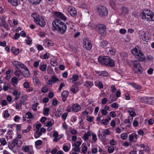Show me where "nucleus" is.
Masks as SVG:
<instances>
[{"label":"nucleus","instance_id":"f257e3e1","mask_svg":"<svg viewBox=\"0 0 154 154\" xmlns=\"http://www.w3.org/2000/svg\"><path fill=\"white\" fill-rule=\"evenodd\" d=\"M55 15L56 19L52 23L53 29L54 30H56L60 34H63L66 31V26L65 23L61 21L58 18L65 21L66 18L63 14L60 12H55Z\"/></svg>","mask_w":154,"mask_h":154},{"label":"nucleus","instance_id":"f03ea898","mask_svg":"<svg viewBox=\"0 0 154 154\" xmlns=\"http://www.w3.org/2000/svg\"><path fill=\"white\" fill-rule=\"evenodd\" d=\"M98 59L99 62L102 65L110 67L115 65V61L108 56H100Z\"/></svg>","mask_w":154,"mask_h":154},{"label":"nucleus","instance_id":"7ed1b4c3","mask_svg":"<svg viewBox=\"0 0 154 154\" xmlns=\"http://www.w3.org/2000/svg\"><path fill=\"white\" fill-rule=\"evenodd\" d=\"M136 73L141 74L143 72V69L140 63L136 60H131L129 62Z\"/></svg>","mask_w":154,"mask_h":154},{"label":"nucleus","instance_id":"20e7f679","mask_svg":"<svg viewBox=\"0 0 154 154\" xmlns=\"http://www.w3.org/2000/svg\"><path fill=\"white\" fill-rule=\"evenodd\" d=\"M131 52L135 57L139 61H143L145 60L146 57L141 50L134 48L132 50Z\"/></svg>","mask_w":154,"mask_h":154},{"label":"nucleus","instance_id":"39448f33","mask_svg":"<svg viewBox=\"0 0 154 154\" xmlns=\"http://www.w3.org/2000/svg\"><path fill=\"white\" fill-rule=\"evenodd\" d=\"M142 18L148 21H154V13L149 10H143L142 14Z\"/></svg>","mask_w":154,"mask_h":154},{"label":"nucleus","instance_id":"423d86ee","mask_svg":"<svg viewBox=\"0 0 154 154\" xmlns=\"http://www.w3.org/2000/svg\"><path fill=\"white\" fill-rule=\"evenodd\" d=\"M18 140L17 138L14 139L12 141H10L8 144V147L14 152H16V147L18 146ZM17 148V147H16Z\"/></svg>","mask_w":154,"mask_h":154},{"label":"nucleus","instance_id":"0eeeda50","mask_svg":"<svg viewBox=\"0 0 154 154\" xmlns=\"http://www.w3.org/2000/svg\"><path fill=\"white\" fill-rule=\"evenodd\" d=\"M97 11L100 17H104L106 16L108 13L106 8L103 6H100L97 8Z\"/></svg>","mask_w":154,"mask_h":154},{"label":"nucleus","instance_id":"6e6552de","mask_svg":"<svg viewBox=\"0 0 154 154\" xmlns=\"http://www.w3.org/2000/svg\"><path fill=\"white\" fill-rule=\"evenodd\" d=\"M34 21L35 22L37 25H39L42 27H44L45 24V21L44 18L42 17L38 16L36 18L34 17Z\"/></svg>","mask_w":154,"mask_h":154},{"label":"nucleus","instance_id":"1a4fd4ad","mask_svg":"<svg viewBox=\"0 0 154 154\" xmlns=\"http://www.w3.org/2000/svg\"><path fill=\"white\" fill-rule=\"evenodd\" d=\"M96 29L98 32L101 33L102 35H104V32H106V26L103 24H99L96 26Z\"/></svg>","mask_w":154,"mask_h":154},{"label":"nucleus","instance_id":"9d476101","mask_svg":"<svg viewBox=\"0 0 154 154\" xmlns=\"http://www.w3.org/2000/svg\"><path fill=\"white\" fill-rule=\"evenodd\" d=\"M83 44L84 48L88 50L91 49L92 47V45L89 40L87 39L85 40L84 41Z\"/></svg>","mask_w":154,"mask_h":154},{"label":"nucleus","instance_id":"9b49d317","mask_svg":"<svg viewBox=\"0 0 154 154\" xmlns=\"http://www.w3.org/2000/svg\"><path fill=\"white\" fill-rule=\"evenodd\" d=\"M12 64L18 69L19 68H26V66L21 63L17 61H13Z\"/></svg>","mask_w":154,"mask_h":154},{"label":"nucleus","instance_id":"f8f14e48","mask_svg":"<svg viewBox=\"0 0 154 154\" xmlns=\"http://www.w3.org/2000/svg\"><path fill=\"white\" fill-rule=\"evenodd\" d=\"M68 11L69 14L72 16H75L76 14V11L74 8L73 7H69L68 8Z\"/></svg>","mask_w":154,"mask_h":154},{"label":"nucleus","instance_id":"ddd939ff","mask_svg":"<svg viewBox=\"0 0 154 154\" xmlns=\"http://www.w3.org/2000/svg\"><path fill=\"white\" fill-rule=\"evenodd\" d=\"M81 106L77 104H75L72 105V110L74 112H77L81 109Z\"/></svg>","mask_w":154,"mask_h":154},{"label":"nucleus","instance_id":"4468645a","mask_svg":"<svg viewBox=\"0 0 154 154\" xmlns=\"http://www.w3.org/2000/svg\"><path fill=\"white\" fill-rule=\"evenodd\" d=\"M24 69V71L21 72V73L25 77H29L30 75L29 71L26 66V68H22Z\"/></svg>","mask_w":154,"mask_h":154},{"label":"nucleus","instance_id":"2eb2a0df","mask_svg":"<svg viewBox=\"0 0 154 154\" xmlns=\"http://www.w3.org/2000/svg\"><path fill=\"white\" fill-rule=\"evenodd\" d=\"M70 90L73 93L75 94L79 91V88L74 84V85L72 86Z\"/></svg>","mask_w":154,"mask_h":154},{"label":"nucleus","instance_id":"dca6fc26","mask_svg":"<svg viewBox=\"0 0 154 154\" xmlns=\"http://www.w3.org/2000/svg\"><path fill=\"white\" fill-rule=\"evenodd\" d=\"M93 85L94 83L93 82L90 81H86L84 84V86L88 89L91 88Z\"/></svg>","mask_w":154,"mask_h":154},{"label":"nucleus","instance_id":"f3484780","mask_svg":"<svg viewBox=\"0 0 154 154\" xmlns=\"http://www.w3.org/2000/svg\"><path fill=\"white\" fill-rule=\"evenodd\" d=\"M61 95L63 101V102H65L66 101L68 95V92L66 91H64L62 93Z\"/></svg>","mask_w":154,"mask_h":154},{"label":"nucleus","instance_id":"a211bd4d","mask_svg":"<svg viewBox=\"0 0 154 154\" xmlns=\"http://www.w3.org/2000/svg\"><path fill=\"white\" fill-rule=\"evenodd\" d=\"M92 133H93L92 132L89 131H87V133L83 135L84 140H88V137L91 135Z\"/></svg>","mask_w":154,"mask_h":154},{"label":"nucleus","instance_id":"6ab92c4d","mask_svg":"<svg viewBox=\"0 0 154 154\" xmlns=\"http://www.w3.org/2000/svg\"><path fill=\"white\" fill-rule=\"evenodd\" d=\"M2 17L3 18V19H5L6 17H5V16H3ZM1 19L2 22V25L4 26L5 28H7L8 27V24L5 21L4 19H3L2 18H1Z\"/></svg>","mask_w":154,"mask_h":154},{"label":"nucleus","instance_id":"aec40b11","mask_svg":"<svg viewBox=\"0 0 154 154\" xmlns=\"http://www.w3.org/2000/svg\"><path fill=\"white\" fill-rule=\"evenodd\" d=\"M11 51L15 55H17L19 53V49L15 48L14 46L11 47Z\"/></svg>","mask_w":154,"mask_h":154},{"label":"nucleus","instance_id":"412c9836","mask_svg":"<svg viewBox=\"0 0 154 154\" xmlns=\"http://www.w3.org/2000/svg\"><path fill=\"white\" fill-rule=\"evenodd\" d=\"M33 81L35 85H39L40 83V81L38 77L34 75L33 77Z\"/></svg>","mask_w":154,"mask_h":154},{"label":"nucleus","instance_id":"4be33fe9","mask_svg":"<svg viewBox=\"0 0 154 154\" xmlns=\"http://www.w3.org/2000/svg\"><path fill=\"white\" fill-rule=\"evenodd\" d=\"M97 73L99 74L98 75L99 76H106L108 75V73L107 72L103 71L101 72H97Z\"/></svg>","mask_w":154,"mask_h":154},{"label":"nucleus","instance_id":"5701e85b","mask_svg":"<svg viewBox=\"0 0 154 154\" xmlns=\"http://www.w3.org/2000/svg\"><path fill=\"white\" fill-rule=\"evenodd\" d=\"M108 43L107 41L103 40L100 43V46L102 48H104L107 46Z\"/></svg>","mask_w":154,"mask_h":154},{"label":"nucleus","instance_id":"b1692460","mask_svg":"<svg viewBox=\"0 0 154 154\" xmlns=\"http://www.w3.org/2000/svg\"><path fill=\"white\" fill-rule=\"evenodd\" d=\"M149 99L148 97H144L141 98L140 99V100L142 103L146 104H148Z\"/></svg>","mask_w":154,"mask_h":154},{"label":"nucleus","instance_id":"393cba45","mask_svg":"<svg viewBox=\"0 0 154 154\" xmlns=\"http://www.w3.org/2000/svg\"><path fill=\"white\" fill-rule=\"evenodd\" d=\"M25 116L28 119L33 118L34 117V116L29 112H28L26 113Z\"/></svg>","mask_w":154,"mask_h":154},{"label":"nucleus","instance_id":"a878e982","mask_svg":"<svg viewBox=\"0 0 154 154\" xmlns=\"http://www.w3.org/2000/svg\"><path fill=\"white\" fill-rule=\"evenodd\" d=\"M130 116H128L127 119H125L124 122L125 124L130 123L131 124L132 121L133 119V118H132L131 119Z\"/></svg>","mask_w":154,"mask_h":154},{"label":"nucleus","instance_id":"bb28decb","mask_svg":"<svg viewBox=\"0 0 154 154\" xmlns=\"http://www.w3.org/2000/svg\"><path fill=\"white\" fill-rule=\"evenodd\" d=\"M50 109L48 108H45L43 110V114L45 116H47L49 115Z\"/></svg>","mask_w":154,"mask_h":154},{"label":"nucleus","instance_id":"cd10ccee","mask_svg":"<svg viewBox=\"0 0 154 154\" xmlns=\"http://www.w3.org/2000/svg\"><path fill=\"white\" fill-rule=\"evenodd\" d=\"M106 135L102 131L98 135L99 138L101 140H104L105 139Z\"/></svg>","mask_w":154,"mask_h":154},{"label":"nucleus","instance_id":"c85d7f7f","mask_svg":"<svg viewBox=\"0 0 154 154\" xmlns=\"http://www.w3.org/2000/svg\"><path fill=\"white\" fill-rule=\"evenodd\" d=\"M51 79L54 84L55 83L58 82L59 81V79L55 75H53L51 77Z\"/></svg>","mask_w":154,"mask_h":154},{"label":"nucleus","instance_id":"c756f323","mask_svg":"<svg viewBox=\"0 0 154 154\" xmlns=\"http://www.w3.org/2000/svg\"><path fill=\"white\" fill-rule=\"evenodd\" d=\"M95 85L98 87L102 89L103 88V83L101 82H95Z\"/></svg>","mask_w":154,"mask_h":154},{"label":"nucleus","instance_id":"7c9ffc66","mask_svg":"<svg viewBox=\"0 0 154 154\" xmlns=\"http://www.w3.org/2000/svg\"><path fill=\"white\" fill-rule=\"evenodd\" d=\"M131 84L132 86L134 88L136 89L140 90L141 89V87L138 85L134 83H131Z\"/></svg>","mask_w":154,"mask_h":154},{"label":"nucleus","instance_id":"2f4dec72","mask_svg":"<svg viewBox=\"0 0 154 154\" xmlns=\"http://www.w3.org/2000/svg\"><path fill=\"white\" fill-rule=\"evenodd\" d=\"M47 68V65L45 64L41 65L39 67L40 69L42 71H45Z\"/></svg>","mask_w":154,"mask_h":154},{"label":"nucleus","instance_id":"473e14b6","mask_svg":"<svg viewBox=\"0 0 154 154\" xmlns=\"http://www.w3.org/2000/svg\"><path fill=\"white\" fill-rule=\"evenodd\" d=\"M22 148L23 150L25 152H28L29 150V147L28 146H23Z\"/></svg>","mask_w":154,"mask_h":154},{"label":"nucleus","instance_id":"72a5a7b5","mask_svg":"<svg viewBox=\"0 0 154 154\" xmlns=\"http://www.w3.org/2000/svg\"><path fill=\"white\" fill-rule=\"evenodd\" d=\"M148 104L152 105L154 103V97H149Z\"/></svg>","mask_w":154,"mask_h":154},{"label":"nucleus","instance_id":"f704fd0d","mask_svg":"<svg viewBox=\"0 0 154 154\" xmlns=\"http://www.w3.org/2000/svg\"><path fill=\"white\" fill-rule=\"evenodd\" d=\"M36 133L37 134V135H35V138H37L38 137H40L41 135H42V133L41 132V131H39V130H37L36 131Z\"/></svg>","mask_w":154,"mask_h":154},{"label":"nucleus","instance_id":"c9c22d12","mask_svg":"<svg viewBox=\"0 0 154 154\" xmlns=\"http://www.w3.org/2000/svg\"><path fill=\"white\" fill-rule=\"evenodd\" d=\"M9 2L14 6H17L18 5L17 0H12V1Z\"/></svg>","mask_w":154,"mask_h":154},{"label":"nucleus","instance_id":"e433bc0d","mask_svg":"<svg viewBox=\"0 0 154 154\" xmlns=\"http://www.w3.org/2000/svg\"><path fill=\"white\" fill-rule=\"evenodd\" d=\"M128 137V135L125 133H123L121 135V137L123 140H126Z\"/></svg>","mask_w":154,"mask_h":154},{"label":"nucleus","instance_id":"4c0bfd02","mask_svg":"<svg viewBox=\"0 0 154 154\" xmlns=\"http://www.w3.org/2000/svg\"><path fill=\"white\" fill-rule=\"evenodd\" d=\"M120 55L121 58L123 59H125V57H127L128 56V54L125 52L120 53Z\"/></svg>","mask_w":154,"mask_h":154},{"label":"nucleus","instance_id":"58836bf2","mask_svg":"<svg viewBox=\"0 0 154 154\" xmlns=\"http://www.w3.org/2000/svg\"><path fill=\"white\" fill-rule=\"evenodd\" d=\"M122 11L124 14H126L128 12V10L127 8L125 7H122L121 8Z\"/></svg>","mask_w":154,"mask_h":154},{"label":"nucleus","instance_id":"ea45409f","mask_svg":"<svg viewBox=\"0 0 154 154\" xmlns=\"http://www.w3.org/2000/svg\"><path fill=\"white\" fill-rule=\"evenodd\" d=\"M54 123V121L53 120H51L48 121L46 123V125L48 127H50L52 126Z\"/></svg>","mask_w":154,"mask_h":154},{"label":"nucleus","instance_id":"a19ab883","mask_svg":"<svg viewBox=\"0 0 154 154\" xmlns=\"http://www.w3.org/2000/svg\"><path fill=\"white\" fill-rule=\"evenodd\" d=\"M62 112L60 109H58L55 113V116L57 117H59L61 115Z\"/></svg>","mask_w":154,"mask_h":154},{"label":"nucleus","instance_id":"79ce46f5","mask_svg":"<svg viewBox=\"0 0 154 154\" xmlns=\"http://www.w3.org/2000/svg\"><path fill=\"white\" fill-rule=\"evenodd\" d=\"M79 77L77 75H72V79L73 82L76 81L78 79Z\"/></svg>","mask_w":154,"mask_h":154},{"label":"nucleus","instance_id":"37998d69","mask_svg":"<svg viewBox=\"0 0 154 154\" xmlns=\"http://www.w3.org/2000/svg\"><path fill=\"white\" fill-rule=\"evenodd\" d=\"M38 105V103H36L32 105V108L34 111H37V107Z\"/></svg>","mask_w":154,"mask_h":154},{"label":"nucleus","instance_id":"c03bdc74","mask_svg":"<svg viewBox=\"0 0 154 154\" xmlns=\"http://www.w3.org/2000/svg\"><path fill=\"white\" fill-rule=\"evenodd\" d=\"M31 1V2L35 5H38L39 4L41 0H29Z\"/></svg>","mask_w":154,"mask_h":154},{"label":"nucleus","instance_id":"a18cd8bd","mask_svg":"<svg viewBox=\"0 0 154 154\" xmlns=\"http://www.w3.org/2000/svg\"><path fill=\"white\" fill-rule=\"evenodd\" d=\"M128 112L129 113V115L132 117H134L136 116L135 112L133 111L128 110Z\"/></svg>","mask_w":154,"mask_h":154},{"label":"nucleus","instance_id":"49530a36","mask_svg":"<svg viewBox=\"0 0 154 154\" xmlns=\"http://www.w3.org/2000/svg\"><path fill=\"white\" fill-rule=\"evenodd\" d=\"M0 142L4 146L7 143L4 138H2V139H0Z\"/></svg>","mask_w":154,"mask_h":154},{"label":"nucleus","instance_id":"de8ad7c7","mask_svg":"<svg viewBox=\"0 0 154 154\" xmlns=\"http://www.w3.org/2000/svg\"><path fill=\"white\" fill-rule=\"evenodd\" d=\"M141 38L143 40L147 41L149 39L148 37L146 36V34H145L141 36Z\"/></svg>","mask_w":154,"mask_h":154},{"label":"nucleus","instance_id":"09e8293b","mask_svg":"<svg viewBox=\"0 0 154 154\" xmlns=\"http://www.w3.org/2000/svg\"><path fill=\"white\" fill-rule=\"evenodd\" d=\"M111 106L112 108L116 109L118 108L119 107V105L117 103L115 102L111 104Z\"/></svg>","mask_w":154,"mask_h":154},{"label":"nucleus","instance_id":"8fccbe9b","mask_svg":"<svg viewBox=\"0 0 154 154\" xmlns=\"http://www.w3.org/2000/svg\"><path fill=\"white\" fill-rule=\"evenodd\" d=\"M94 118V117L88 116H87L86 119L88 122H91L93 121Z\"/></svg>","mask_w":154,"mask_h":154},{"label":"nucleus","instance_id":"3c124183","mask_svg":"<svg viewBox=\"0 0 154 154\" xmlns=\"http://www.w3.org/2000/svg\"><path fill=\"white\" fill-rule=\"evenodd\" d=\"M28 39L26 40V44L28 45H30L32 44V40L29 37H28Z\"/></svg>","mask_w":154,"mask_h":154},{"label":"nucleus","instance_id":"603ef678","mask_svg":"<svg viewBox=\"0 0 154 154\" xmlns=\"http://www.w3.org/2000/svg\"><path fill=\"white\" fill-rule=\"evenodd\" d=\"M11 81L12 82L15 83L16 84H17L18 82V79L16 77H14L12 79Z\"/></svg>","mask_w":154,"mask_h":154},{"label":"nucleus","instance_id":"864d4df0","mask_svg":"<svg viewBox=\"0 0 154 154\" xmlns=\"http://www.w3.org/2000/svg\"><path fill=\"white\" fill-rule=\"evenodd\" d=\"M91 135L92 136V140L94 142H96L97 140V136L95 134H93L92 133Z\"/></svg>","mask_w":154,"mask_h":154},{"label":"nucleus","instance_id":"5fc2aeb1","mask_svg":"<svg viewBox=\"0 0 154 154\" xmlns=\"http://www.w3.org/2000/svg\"><path fill=\"white\" fill-rule=\"evenodd\" d=\"M48 88L47 87H43L42 89V91L43 93H45L48 92Z\"/></svg>","mask_w":154,"mask_h":154},{"label":"nucleus","instance_id":"6e6d98bb","mask_svg":"<svg viewBox=\"0 0 154 154\" xmlns=\"http://www.w3.org/2000/svg\"><path fill=\"white\" fill-rule=\"evenodd\" d=\"M111 90L113 93H114L116 90V89L114 85H112L111 86Z\"/></svg>","mask_w":154,"mask_h":154},{"label":"nucleus","instance_id":"4d7b16f0","mask_svg":"<svg viewBox=\"0 0 154 154\" xmlns=\"http://www.w3.org/2000/svg\"><path fill=\"white\" fill-rule=\"evenodd\" d=\"M105 135H109L110 134L109 130L108 129H106L102 131Z\"/></svg>","mask_w":154,"mask_h":154},{"label":"nucleus","instance_id":"13d9d810","mask_svg":"<svg viewBox=\"0 0 154 154\" xmlns=\"http://www.w3.org/2000/svg\"><path fill=\"white\" fill-rule=\"evenodd\" d=\"M114 150V147L113 146H110L108 148V151L110 153H112L113 152Z\"/></svg>","mask_w":154,"mask_h":154},{"label":"nucleus","instance_id":"bf43d9fd","mask_svg":"<svg viewBox=\"0 0 154 154\" xmlns=\"http://www.w3.org/2000/svg\"><path fill=\"white\" fill-rule=\"evenodd\" d=\"M107 99L106 98H104L102 100L101 103L103 104H105L107 103Z\"/></svg>","mask_w":154,"mask_h":154},{"label":"nucleus","instance_id":"052dcab7","mask_svg":"<svg viewBox=\"0 0 154 154\" xmlns=\"http://www.w3.org/2000/svg\"><path fill=\"white\" fill-rule=\"evenodd\" d=\"M10 114L8 113V111L7 110H6L5 111L4 114V116L5 117L8 118Z\"/></svg>","mask_w":154,"mask_h":154},{"label":"nucleus","instance_id":"680f3d73","mask_svg":"<svg viewBox=\"0 0 154 154\" xmlns=\"http://www.w3.org/2000/svg\"><path fill=\"white\" fill-rule=\"evenodd\" d=\"M133 125L134 126L136 127H137L138 125V123L137 120H135V119L134 121L133 122Z\"/></svg>","mask_w":154,"mask_h":154},{"label":"nucleus","instance_id":"e2e57ef3","mask_svg":"<svg viewBox=\"0 0 154 154\" xmlns=\"http://www.w3.org/2000/svg\"><path fill=\"white\" fill-rule=\"evenodd\" d=\"M81 144V143L80 141H78L74 143V145L75 147H79Z\"/></svg>","mask_w":154,"mask_h":154},{"label":"nucleus","instance_id":"0e129e2a","mask_svg":"<svg viewBox=\"0 0 154 154\" xmlns=\"http://www.w3.org/2000/svg\"><path fill=\"white\" fill-rule=\"evenodd\" d=\"M51 65L54 66H55L57 65V63L56 61H51Z\"/></svg>","mask_w":154,"mask_h":154},{"label":"nucleus","instance_id":"69168bd1","mask_svg":"<svg viewBox=\"0 0 154 154\" xmlns=\"http://www.w3.org/2000/svg\"><path fill=\"white\" fill-rule=\"evenodd\" d=\"M64 86H65V85L64 83H61L60 85L59 88L58 89V91L59 92H60L62 88Z\"/></svg>","mask_w":154,"mask_h":154},{"label":"nucleus","instance_id":"338daca9","mask_svg":"<svg viewBox=\"0 0 154 154\" xmlns=\"http://www.w3.org/2000/svg\"><path fill=\"white\" fill-rule=\"evenodd\" d=\"M23 86L24 88H27L30 86L29 83L28 82H26L23 83Z\"/></svg>","mask_w":154,"mask_h":154},{"label":"nucleus","instance_id":"774afa93","mask_svg":"<svg viewBox=\"0 0 154 154\" xmlns=\"http://www.w3.org/2000/svg\"><path fill=\"white\" fill-rule=\"evenodd\" d=\"M134 138V136L132 134H130L129 135L128 137V139L130 142H132L133 141V139Z\"/></svg>","mask_w":154,"mask_h":154}]
</instances>
